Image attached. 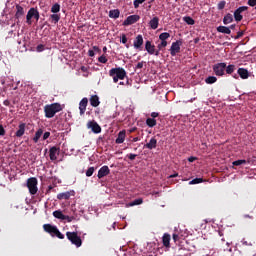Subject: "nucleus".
Returning a JSON list of instances; mask_svg holds the SVG:
<instances>
[{
	"label": "nucleus",
	"instance_id": "f257e3e1",
	"mask_svg": "<svg viewBox=\"0 0 256 256\" xmlns=\"http://www.w3.org/2000/svg\"><path fill=\"white\" fill-rule=\"evenodd\" d=\"M61 111H63V107L59 103L47 104L44 106L46 119H53V117Z\"/></svg>",
	"mask_w": 256,
	"mask_h": 256
},
{
	"label": "nucleus",
	"instance_id": "f03ea898",
	"mask_svg": "<svg viewBox=\"0 0 256 256\" xmlns=\"http://www.w3.org/2000/svg\"><path fill=\"white\" fill-rule=\"evenodd\" d=\"M110 77L113 78L114 83H118L119 79L123 80L125 77H127V72L125 69L118 67V68H112L109 71Z\"/></svg>",
	"mask_w": 256,
	"mask_h": 256
},
{
	"label": "nucleus",
	"instance_id": "7ed1b4c3",
	"mask_svg": "<svg viewBox=\"0 0 256 256\" xmlns=\"http://www.w3.org/2000/svg\"><path fill=\"white\" fill-rule=\"evenodd\" d=\"M66 237L68 241H70L72 245H75L76 247H81V245H83V241L81 240V237L77 235V232H66Z\"/></svg>",
	"mask_w": 256,
	"mask_h": 256
},
{
	"label": "nucleus",
	"instance_id": "20e7f679",
	"mask_svg": "<svg viewBox=\"0 0 256 256\" xmlns=\"http://www.w3.org/2000/svg\"><path fill=\"white\" fill-rule=\"evenodd\" d=\"M37 178L31 177L27 180V187L29 189L30 195H37L39 188H37Z\"/></svg>",
	"mask_w": 256,
	"mask_h": 256
},
{
	"label": "nucleus",
	"instance_id": "39448f33",
	"mask_svg": "<svg viewBox=\"0 0 256 256\" xmlns=\"http://www.w3.org/2000/svg\"><path fill=\"white\" fill-rule=\"evenodd\" d=\"M225 69H227V63L220 62L213 66V71L217 77H223L225 75Z\"/></svg>",
	"mask_w": 256,
	"mask_h": 256
},
{
	"label": "nucleus",
	"instance_id": "423d86ee",
	"mask_svg": "<svg viewBox=\"0 0 256 256\" xmlns=\"http://www.w3.org/2000/svg\"><path fill=\"white\" fill-rule=\"evenodd\" d=\"M181 45H183V40H177L176 42H173L170 47V55L172 57H175L177 53H181Z\"/></svg>",
	"mask_w": 256,
	"mask_h": 256
},
{
	"label": "nucleus",
	"instance_id": "0eeeda50",
	"mask_svg": "<svg viewBox=\"0 0 256 256\" xmlns=\"http://www.w3.org/2000/svg\"><path fill=\"white\" fill-rule=\"evenodd\" d=\"M139 19H141L140 15H130L124 20L123 26L129 27V25H135Z\"/></svg>",
	"mask_w": 256,
	"mask_h": 256
},
{
	"label": "nucleus",
	"instance_id": "6e6552de",
	"mask_svg": "<svg viewBox=\"0 0 256 256\" xmlns=\"http://www.w3.org/2000/svg\"><path fill=\"white\" fill-rule=\"evenodd\" d=\"M247 9H249V7H247V6H241L238 9H236L234 11L235 21H237V22L243 21V15H241V14L243 13V11H247Z\"/></svg>",
	"mask_w": 256,
	"mask_h": 256
},
{
	"label": "nucleus",
	"instance_id": "1a4fd4ad",
	"mask_svg": "<svg viewBox=\"0 0 256 256\" xmlns=\"http://www.w3.org/2000/svg\"><path fill=\"white\" fill-rule=\"evenodd\" d=\"M61 152V149L57 146H53L49 150V157L52 161H57V156H59V153Z\"/></svg>",
	"mask_w": 256,
	"mask_h": 256
},
{
	"label": "nucleus",
	"instance_id": "9d476101",
	"mask_svg": "<svg viewBox=\"0 0 256 256\" xmlns=\"http://www.w3.org/2000/svg\"><path fill=\"white\" fill-rule=\"evenodd\" d=\"M111 173V169H109V166L104 165L102 166L97 174L98 179H103V177H107Z\"/></svg>",
	"mask_w": 256,
	"mask_h": 256
},
{
	"label": "nucleus",
	"instance_id": "9b49d317",
	"mask_svg": "<svg viewBox=\"0 0 256 256\" xmlns=\"http://www.w3.org/2000/svg\"><path fill=\"white\" fill-rule=\"evenodd\" d=\"M133 46L134 49H138L139 51L143 49V35L139 34L136 36V38L134 39Z\"/></svg>",
	"mask_w": 256,
	"mask_h": 256
},
{
	"label": "nucleus",
	"instance_id": "f8f14e48",
	"mask_svg": "<svg viewBox=\"0 0 256 256\" xmlns=\"http://www.w3.org/2000/svg\"><path fill=\"white\" fill-rule=\"evenodd\" d=\"M87 127H88V129H92V131L96 134L101 133V126H99L95 120L89 121L87 123Z\"/></svg>",
	"mask_w": 256,
	"mask_h": 256
},
{
	"label": "nucleus",
	"instance_id": "ddd939ff",
	"mask_svg": "<svg viewBox=\"0 0 256 256\" xmlns=\"http://www.w3.org/2000/svg\"><path fill=\"white\" fill-rule=\"evenodd\" d=\"M87 105H89V99L85 97L79 103L80 115H85V111H87Z\"/></svg>",
	"mask_w": 256,
	"mask_h": 256
},
{
	"label": "nucleus",
	"instance_id": "4468645a",
	"mask_svg": "<svg viewBox=\"0 0 256 256\" xmlns=\"http://www.w3.org/2000/svg\"><path fill=\"white\" fill-rule=\"evenodd\" d=\"M125 137H127V131H125V130L120 131L115 140V143L117 145H121V143H125Z\"/></svg>",
	"mask_w": 256,
	"mask_h": 256
},
{
	"label": "nucleus",
	"instance_id": "2eb2a0df",
	"mask_svg": "<svg viewBox=\"0 0 256 256\" xmlns=\"http://www.w3.org/2000/svg\"><path fill=\"white\" fill-rule=\"evenodd\" d=\"M37 12L36 8H30L27 15H26V23L31 25L33 22L31 21L32 18L35 17V13Z\"/></svg>",
	"mask_w": 256,
	"mask_h": 256
},
{
	"label": "nucleus",
	"instance_id": "dca6fc26",
	"mask_svg": "<svg viewBox=\"0 0 256 256\" xmlns=\"http://www.w3.org/2000/svg\"><path fill=\"white\" fill-rule=\"evenodd\" d=\"M43 229L46 233H49L53 237V235L55 234V231H57V226H53L51 224H44Z\"/></svg>",
	"mask_w": 256,
	"mask_h": 256
},
{
	"label": "nucleus",
	"instance_id": "f3484780",
	"mask_svg": "<svg viewBox=\"0 0 256 256\" xmlns=\"http://www.w3.org/2000/svg\"><path fill=\"white\" fill-rule=\"evenodd\" d=\"M145 50L149 55H155V45L151 44V41L147 40L145 43Z\"/></svg>",
	"mask_w": 256,
	"mask_h": 256
},
{
	"label": "nucleus",
	"instance_id": "a211bd4d",
	"mask_svg": "<svg viewBox=\"0 0 256 256\" xmlns=\"http://www.w3.org/2000/svg\"><path fill=\"white\" fill-rule=\"evenodd\" d=\"M144 147L146 148V149H156L157 148V138L156 137H152L151 139H150V141H149V143H146L145 145H144Z\"/></svg>",
	"mask_w": 256,
	"mask_h": 256
},
{
	"label": "nucleus",
	"instance_id": "6ab92c4d",
	"mask_svg": "<svg viewBox=\"0 0 256 256\" xmlns=\"http://www.w3.org/2000/svg\"><path fill=\"white\" fill-rule=\"evenodd\" d=\"M25 127H27V124L25 123L19 124L18 130L15 133L16 137H23V135H25Z\"/></svg>",
	"mask_w": 256,
	"mask_h": 256
},
{
	"label": "nucleus",
	"instance_id": "aec40b11",
	"mask_svg": "<svg viewBox=\"0 0 256 256\" xmlns=\"http://www.w3.org/2000/svg\"><path fill=\"white\" fill-rule=\"evenodd\" d=\"M23 15H25V9L21 5L17 4L16 5V14H15L16 19H21V17H23Z\"/></svg>",
	"mask_w": 256,
	"mask_h": 256
},
{
	"label": "nucleus",
	"instance_id": "412c9836",
	"mask_svg": "<svg viewBox=\"0 0 256 256\" xmlns=\"http://www.w3.org/2000/svg\"><path fill=\"white\" fill-rule=\"evenodd\" d=\"M238 75L241 77V79H249V71L245 68H239L237 70Z\"/></svg>",
	"mask_w": 256,
	"mask_h": 256
},
{
	"label": "nucleus",
	"instance_id": "4be33fe9",
	"mask_svg": "<svg viewBox=\"0 0 256 256\" xmlns=\"http://www.w3.org/2000/svg\"><path fill=\"white\" fill-rule=\"evenodd\" d=\"M164 247H171V235L165 233L162 237Z\"/></svg>",
	"mask_w": 256,
	"mask_h": 256
},
{
	"label": "nucleus",
	"instance_id": "5701e85b",
	"mask_svg": "<svg viewBox=\"0 0 256 256\" xmlns=\"http://www.w3.org/2000/svg\"><path fill=\"white\" fill-rule=\"evenodd\" d=\"M90 104L92 107H99V105L101 104V102L99 101V96L97 95L91 96Z\"/></svg>",
	"mask_w": 256,
	"mask_h": 256
},
{
	"label": "nucleus",
	"instance_id": "b1692460",
	"mask_svg": "<svg viewBox=\"0 0 256 256\" xmlns=\"http://www.w3.org/2000/svg\"><path fill=\"white\" fill-rule=\"evenodd\" d=\"M119 15H121V11H119V9L110 10L108 14L110 19H119Z\"/></svg>",
	"mask_w": 256,
	"mask_h": 256
},
{
	"label": "nucleus",
	"instance_id": "393cba45",
	"mask_svg": "<svg viewBox=\"0 0 256 256\" xmlns=\"http://www.w3.org/2000/svg\"><path fill=\"white\" fill-rule=\"evenodd\" d=\"M218 33H224L225 35H231V29L227 26H218L217 28Z\"/></svg>",
	"mask_w": 256,
	"mask_h": 256
},
{
	"label": "nucleus",
	"instance_id": "a878e982",
	"mask_svg": "<svg viewBox=\"0 0 256 256\" xmlns=\"http://www.w3.org/2000/svg\"><path fill=\"white\" fill-rule=\"evenodd\" d=\"M149 25L151 29H157L159 27V17L155 16L153 19H151Z\"/></svg>",
	"mask_w": 256,
	"mask_h": 256
},
{
	"label": "nucleus",
	"instance_id": "bb28decb",
	"mask_svg": "<svg viewBox=\"0 0 256 256\" xmlns=\"http://www.w3.org/2000/svg\"><path fill=\"white\" fill-rule=\"evenodd\" d=\"M50 23H54V25H57L59 21H61V14H52L50 15Z\"/></svg>",
	"mask_w": 256,
	"mask_h": 256
},
{
	"label": "nucleus",
	"instance_id": "cd10ccee",
	"mask_svg": "<svg viewBox=\"0 0 256 256\" xmlns=\"http://www.w3.org/2000/svg\"><path fill=\"white\" fill-rule=\"evenodd\" d=\"M136 205H143V198H138L129 202L126 204V207H135Z\"/></svg>",
	"mask_w": 256,
	"mask_h": 256
},
{
	"label": "nucleus",
	"instance_id": "c85d7f7f",
	"mask_svg": "<svg viewBox=\"0 0 256 256\" xmlns=\"http://www.w3.org/2000/svg\"><path fill=\"white\" fill-rule=\"evenodd\" d=\"M224 25H229V23H233V14L227 13L223 18Z\"/></svg>",
	"mask_w": 256,
	"mask_h": 256
},
{
	"label": "nucleus",
	"instance_id": "c756f323",
	"mask_svg": "<svg viewBox=\"0 0 256 256\" xmlns=\"http://www.w3.org/2000/svg\"><path fill=\"white\" fill-rule=\"evenodd\" d=\"M53 217H55L56 219H61V221H65V215L61 210L54 211Z\"/></svg>",
	"mask_w": 256,
	"mask_h": 256
},
{
	"label": "nucleus",
	"instance_id": "7c9ffc66",
	"mask_svg": "<svg viewBox=\"0 0 256 256\" xmlns=\"http://www.w3.org/2000/svg\"><path fill=\"white\" fill-rule=\"evenodd\" d=\"M70 198H71V192H63V193H59L57 195V199H59L60 201L63 200V199L67 200V199H70Z\"/></svg>",
	"mask_w": 256,
	"mask_h": 256
},
{
	"label": "nucleus",
	"instance_id": "2f4dec72",
	"mask_svg": "<svg viewBox=\"0 0 256 256\" xmlns=\"http://www.w3.org/2000/svg\"><path fill=\"white\" fill-rule=\"evenodd\" d=\"M43 135V129H38L35 133V136L33 137V141L35 143H39V139H41V136Z\"/></svg>",
	"mask_w": 256,
	"mask_h": 256
},
{
	"label": "nucleus",
	"instance_id": "473e14b6",
	"mask_svg": "<svg viewBox=\"0 0 256 256\" xmlns=\"http://www.w3.org/2000/svg\"><path fill=\"white\" fill-rule=\"evenodd\" d=\"M146 125L149 127H155V125H157V120H155V118H147Z\"/></svg>",
	"mask_w": 256,
	"mask_h": 256
},
{
	"label": "nucleus",
	"instance_id": "72a5a7b5",
	"mask_svg": "<svg viewBox=\"0 0 256 256\" xmlns=\"http://www.w3.org/2000/svg\"><path fill=\"white\" fill-rule=\"evenodd\" d=\"M59 11H61V5H59V3H55V4L51 7V13L58 14Z\"/></svg>",
	"mask_w": 256,
	"mask_h": 256
},
{
	"label": "nucleus",
	"instance_id": "f704fd0d",
	"mask_svg": "<svg viewBox=\"0 0 256 256\" xmlns=\"http://www.w3.org/2000/svg\"><path fill=\"white\" fill-rule=\"evenodd\" d=\"M205 83H207V85H213V83H217V77L209 76L205 79Z\"/></svg>",
	"mask_w": 256,
	"mask_h": 256
},
{
	"label": "nucleus",
	"instance_id": "c9c22d12",
	"mask_svg": "<svg viewBox=\"0 0 256 256\" xmlns=\"http://www.w3.org/2000/svg\"><path fill=\"white\" fill-rule=\"evenodd\" d=\"M225 71H226L227 75L233 74V72L235 71V65L230 64V65L226 66Z\"/></svg>",
	"mask_w": 256,
	"mask_h": 256
},
{
	"label": "nucleus",
	"instance_id": "e433bc0d",
	"mask_svg": "<svg viewBox=\"0 0 256 256\" xmlns=\"http://www.w3.org/2000/svg\"><path fill=\"white\" fill-rule=\"evenodd\" d=\"M169 37H171V34H169L168 32H163L159 35L160 41H167Z\"/></svg>",
	"mask_w": 256,
	"mask_h": 256
},
{
	"label": "nucleus",
	"instance_id": "4c0bfd02",
	"mask_svg": "<svg viewBox=\"0 0 256 256\" xmlns=\"http://www.w3.org/2000/svg\"><path fill=\"white\" fill-rule=\"evenodd\" d=\"M183 21L187 23V25H193L195 23V20L190 16L183 17Z\"/></svg>",
	"mask_w": 256,
	"mask_h": 256
},
{
	"label": "nucleus",
	"instance_id": "58836bf2",
	"mask_svg": "<svg viewBox=\"0 0 256 256\" xmlns=\"http://www.w3.org/2000/svg\"><path fill=\"white\" fill-rule=\"evenodd\" d=\"M120 43H123V45H125L126 49H129V44H127V35L122 34Z\"/></svg>",
	"mask_w": 256,
	"mask_h": 256
},
{
	"label": "nucleus",
	"instance_id": "ea45409f",
	"mask_svg": "<svg viewBox=\"0 0 256 256\" xmlns=\"http://www.w3.org/2000/svg\"><path fill=\"white\" fill-rule=\"evenodd\" d=\"M225 5H227V2L225 0L220 1L217 5L218 11H223V9H225Z\"/></svg>",
	"mask_w": 256,
	"mask_h": 256
},
{
	"label": "nucleus",
	"instance_id": "a19ab883",
	"mask_svg": "<svg viewBox=\"0 0 256 256\" xmlns=\"http://www.w3.org/2000/svg\"><path fill=\"white\" fill-rule=\"evenodd\" d=\"M95 167H89L86 171V177H92L93 174L95 173Z\"/></svg>",
	"mask_w": 256,
	"mask_h": 256
},
{
	"label": "nucleus",
	"instance_id": "79ce46f5",
	"mask_svg": "<svg viewBox=\"0 0 256 256\" xmlns=\"http://www.w3.org/2000/svg\"><path fill=\"white\" fill-rule=\"evenodd\" d=\"M247 164V160H236L232 163L235 167H239L240 165H245Z\"/></svg>",
	"mask_w": 256,
	"mask_h": 256
},
{
	"label": "nucleus",
	"instance_id": "37998d69",
	"mask_svg": "<svg viewBox=\"0 0 256 256\" xmlns=\"http://www.w3.org/2000/svg\"><path fill=\"white\" fill-rule=\"evenodd\" d=\"M53 237H58V239H65V235H63L58 228L54 232Z\"/></svg>",
	"mask_w": 256,
	"mask_h": 256
},
{
	"label": "nucleus",
	"instance_id": "c03bdc74",
	"mask_svg": "<svg viewBox=\"0 0 256 256\" xmlns=\"http://www.w3.org/2000/svg\"><path fill=\"white\" fill-rule=\"evenodd\" d=\"M198 183H203V178H195L189 182V185H198Z\"/></svg>",
	"mask_w": 256,
	"mask_h": 256
},
{
	"label": "nucleus",
	"instance_id": "a18cd8bd",
	"mask_svg": "<svg viewBox=\"0 0 256 256\" xmlns=\"http://www.w3.org/2000/svg\"><path fill=\"white\" fill-rule=\"evenodd\" d=\"M5 77H0V85L4 86V90L7 89L8 87H13V85L9 84V85H5Z\"/></svg>",
	"mask_w": 256,
	"mask_h": 256
},
{
	"label": "nucleus",
	"instance_id": "49530a36",
	"mask_svg": "<svg viewBox=\"0 0 256 256\" xmlns=\"http://www.w3.org/2000/svg\"><path fill=\"white\" fill-rule=\"evenodd\" d=\"M167 47V40H161V43L158 44V49L161 51V49H165Z\"/></svg>",
	"mask_w": 256,
	"mask_h": 256
},
{
	"label": "nucleus",
	"instance_id": "de8ad7c7",
	"mask_svg": "<svg viewBox=\"0 0 256 256\" xmlns=\"http://www.w3.org/2000/svg\"><path fill=\"white\" fill-rule=\"evenodd\" d=\"M64 221H67V223H71L72 221H75V217L64 215Z\"/></svg>",
	"mask_w": 256,
	"mask_h": 256
},
{
	"label": "nucleus",
	"instance_id": "09e8293b",
	"mask_svg": "<svg viewBox=\"0 0 256 256\" xmlns=\"http://www.w3.org/2000/svg\"><path fill=\"white\" fill-rule=\"evenodd\" d=\"M245 35V31H239L236 36H234V39H241Z\"/></svg>",
	"mask_w": 256,
	"mask_h": 256
},
{
	"label": "nucleus",
	"instance_id": "8fccbe9b",
	"mask_svg": "<svg viewBox=\"0 0 256 256\" xmlns=\"http://www.w3.org/2000/svg\"><path fill=\"white\" fill-rule=\"evenodd\" d=\"M99 63H107V57L105 55H102L98 58Z\"/></svg>",
	"mask_w": 256,
	"mask_h": 256
},
{
	"label": "nucleus",
	"instance_id": "3c124183",
	"mask_svg": "<svg viewBox=\"0 0 256 256\" xmlns=\"http://www.w3.org/2000/svg\"><path fill=\"white\" fill-rule=\"evenodd\" d=\"M36 50L41 53V51H45V46L43 44H39L37 47H36Z\"/></svg>",
	"mask_w": 256,
	"mask_h": 256
},
{
	"label": "nucleus",
	"instance_id": "603ef678",
	"mask_svg": "<svg viewBox=\"0 0 256 256\" xmlns=\"http://www.w3.org/2000/svg\"><path fill=\"white\" fill-rule=\"evenodd\" d=\"M127 157L128 159H130V161H135V159L137 158V154L131 153V154H128Z\"/></svg>",
	"mask_w": 256,
	"mask_h": 256
},
{
	"label": "nucleus",
	"instance_id": "864d4df0",
	"mask_svg": "<svg viewBox=\"0 0 256 256\" xmlns=\"http://www.w3.org/2000/svg\"><path fill=\"white\" fill-rule=\"evenodd\" d=\"M48 137H51V132H45L44 134H43V141H47V138Z\"/></svg>",
	"mask_w": 256,
	"mask_h": 256
},
{
	"label": "nucleus",
	"instance_id": "5fc2aeb1",
	"mask_svg": "<svg viewBox=\"0 0 256 256\" xmlns=\"http://www.w3.org/2000/svg\"><path fill=\"white\" fill-rule=\"evenodd\" d=\"M248 5L250 7H256V0H248Z\"/></svg>",
	"mask_w": 256,
	"mask_h": 256
},
{
	"label": "nucleus",
	"instance_id": "6e6d98bb",
	"mask_svg": "<svg viewBox=\"0 0 256 256\" xmlns=\"http://www.w3.org/2000/svg\"><path fill=\"white\" fill-rule=\"evenodd\" d=\"M143 65H145V62H144V61H141V62H139V63L136 65L135 69H141V68L143 67Z\"/></svg>",
	"mask_w": 256,
	"mask_h": 256
},
{
	"label": "nucleus",
	"instance_id": "4d7b16f0",
	"mask_svg": "<svg viewBox=\"0 0 256 256\" xmlns=\"http://www.w3.org/2000/svg\"><path fill=\"white\" fill-rule=\"evenodd\" d=\"M5 135V128L3 125H0V136L3 137Z\"/></svg>",
	"mask_w": 256,
	"mask_h": 256
},
{
	"label": "nucleus",
	"instance_id": "13d9d810",
	"mask_svg": "<svg viewBox=\"0 0 256 256\" xmlns=\"http://www.w3.org/2000/svg\"><path fill=\"white\" fill-rule=\"evenodd\" d=\"M133 5H134V9H139V5L141 4L140 2H138V0H134Z\"/></svg>",
	"mask_w": 256,
	"mask_h": 256
},
{
	"label": "nucleus",
	"instance_id": "bf43d9fd",
	"mask_svg": "<svg viewBox=\"0 0 256 256\" xmlns=\"http://www.w3.org/2000/svg\"><path fill=\"white\" fill-rule=\"evenodd\" d=\"M95 53H101V49L99 48V46H93V50Z\"/></svg>",
	"mask_w": 256,
	"mask_h": 256
},
{
	"label": "nucleus",
	"instance_id": "052dcab7",
	"mask_svg": "<svg viewBox=\"0 0 256 256\" xmlns=\"http://www.w3.org/2000/svg\"><path fill=\"white\" fill-rule=\"evenodd\" d=\"M39 10H36L35 14H34V18L36 19V21H39Z\"/></svg>",
	"mask_w": 256,
	"mask_h": 256
},
{
	"label": "nucleus",
	"instance_id": "680f3d73",
	"mask_svg": "<svg viewBox=\"0 0 256 256\" xmlns=\"http://www.w3.org/2000/svg\"><path fill=\"white\" fill-rule=\"evenodd\" d=\"M151 117H152V119H155V118L159 117V113L158 112H152Z\"/></svg>",
	"mask_w": 256,
	"mask_h": 256
},
{
	"label": "nucleus",
	"instance_id": "e2e57ef3",
	"mask_svg": "<svg viewBox=\"0 0 256 256\" xmlns=\"http://www.w3.org/2000/svg\"><path fill=\"white\" fill-rule=\"evenodd\" d=\"M188 161H189V163H193L194 161H197V157L191 156L188 158Z\"/></svg>",
	"mask_w": 256,
	"mask_h": 256
},
{
	"label": "nucleus",
	"instance_id": "0e129e2a",
	"mask_svg": "<svg viewBox=\"0 0 256 256\" xmlns=\"http://www.w3.org/2000/svg\"><path fill=\"white\" fill-rule=\"evenodd\" d=\"M175 177H179V173H174L168 177V179H175Z\"/></svg>",
	"mask_w": 256,
	"mask_h": 256
},
{
	"label": "nucleus",
	"instance_id": "69168bd1",
	"mask_svg": "<svg viewBox=\"0 0 256 256\" xmlns=\"http://www.w3.org/2000/svg\"><path fill=\"white\" fill-rule=\"evenodd\" d=\"M3 105H5V107H9V105H11V102L9 100H4Z\"/></svg>",
	"mask_w": 256,
	"mask_h": 256
},
{
	"label": "nucleus",
	"instance_id": "338daca9",
	"mask_svg": "<svg viewBox=\"0 0 256 256\" xmlns=\"http://www.w3.org/2000/svg\"><path fill=\"white\" fill-rule=\"evenodd\" d=\"M89 57H95V52L93 50L88 51Z\"/></svg>",
	"mask_w": 256,
	"mask_h": 256
},
{
	"label": "nucleus",
	"instance_id": "774afa93",
	"mask_svg": "<svg viewBox=\"0 0 256 256\" xmlns=\"http://www.w3.org/2000/svg\"><path fill=\"white\" fill-rule=\"evenodd\" d=\"M173 241H178L179 240V235L178 234H173Z\"/></svg>",
	"mask_w": 256,
	"mask_h": 256
}]
</instances>
